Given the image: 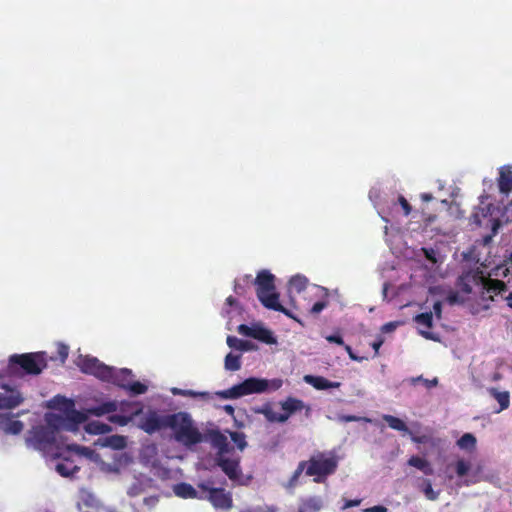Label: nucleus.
I'll use <instances>...</instances> for the list:
<instances>
[{"label":"nucleus","mask_w":512,"mask_h":512,"mask_svg":"<svg viewBox=\"0 0 512 512\" xmlns=\"http://www.w3.org/2000/svg\"><path fill=\"white\" fill-rule=\"evenodd\" d=\"M209 440L214 448L217 449L216 464L224 474L234 483L243 485V473L240 467V458H228L225 454L231 452L233 447L230 446L228 438L219 430H210L208 432Z\"/></svg>","instance_id":"f257e3e1"},{"label":"nucleus","mask_w":512,"mask_h":512,"mask_svg":"<svg viewBox=\"0 0 512 512\" xmlns=\"http://www.w3.org/2000/svg\"><path fill=\"white\" fill-rule=\"evenodd\" d=\"M245 283H253L256 286V294L261 304L273 311L281 312L287 317H292L291 311L286 309L279 301V294L276 292L275 276L268 270L258 272L256 278L252 280L251 275L243 277Z\"/></svg>","instance_id":"f03ea898"},{"label":"nucleus","mask_w":512,"mask_h":512,"mask_svg":"<svg viewBox=\"0 0 512 512\" xmlns=\"http://www.w3.org/2000/svg\"><path fill=\"white\" fill-rule=\"evenodd\" d=\"M282 385L283 380L280 378L264 379L249 377L229 389L216 392V395L222 399H238L251 394L277 391L282 387Z\"/></svg>","instance_id":"7ed1b4c3"},{"label":"nucleus","mask_w":512,"mask_h":512,"mask_svg":"<svg viewBox=\"0 0 512 512\" xmlns=\"http://www.w3.org/2000/svg\"><path fill=\"white\" fill-rule=\"evenodd\" d=\"M456 286L464 294H470L473 287L481 286L491 301H494V296L507 291V285L502 280L486 278L478 269L462 273L457 279Z\"/></svg>","instance_id":"20e7f679"},{"label":"nucleus","mask_w":512,"mask_h":512,"mask_svg":"<svg viewBox=\"0 0 512 512\" xmlns=\"http://www.w3.org/2000/svg\"><path fill=\"white\" fill-rule=\"evenodd\" d=\"M166 426L174 432L177 442L191 447L203 440L202 433L194 425L191 416L186 412H177L166 416Z\"/></svg>","instance_id":"39448f33"},{"label":"nucleus","mask_w":512,"mask_h":512,"mask_svg":"<svg viewBox=\"0 0 512 512\" xmlns=\"http://www.w3.org/2000/svg\"><path fill=\"white\" fill-rule=\"evenodd\" d=\"M47 367L45 352L13 354L9 357L8 371L12 375L24 374L39 375Z\"/></svg>","instance_id":"423d86ee"},{"label":"nucleus","mask_w":512,"mask_h":512,"mask_svg":"<svg viewBox=\"0 0 512 512\" xmlns=\"http://www.w3.org/2000/svg\"><path fill=\"white\" fill-rule=\"evenodd\" d=\"M306 462L305 474L313 476L316 483H323L329 475L335 473L338 467L337 457L334 455L327 456L323 452L311 456Z\"/></svg>","instance_id":"0eeeda50"},{"label":"nucleus","mask_w":512,"mask_h":512,"mask_svg":"<svg viewBox=\"0 0 512 512\" xmlns=\"http://www.w3.org/2000/svg\"><path fill=\"white\" fill-rule=\"evenodd\" d=\"M86 421V415L82 412H72L69 415L47 414V427L53 429L54 434L60 430L77 431L78 426Z\"/></svg>","instance_id":"6e6552de"},{"label":"nucleus","mask_w":512,"mask_h":512,"mask_svg":"<svg viewBox=\"0 0 512 512\" xmlns=\"http://www.w3.org/2000/svg\"><path fill=\"white\" fill-rule=\"evenodd\" d=\"M198 487L205 493L203 495L204 499H207L214 508L222 510L232 508V495L230 492H226L224 488L209 487L206 483H199Z\"/></svg>","instance_id":"1a4fd4ad"},{"label":"nucleus","mask_w":512,"mask_h":512,"mask_svg":"<svg viewBox=\"0 0 512 512\" xmlns=\"http://www.w3.org/2000/svg\"><path fill=\"white\" fill-rule=\"evenodd\" d=\"M78 366L83 373L94 375L103 381L105 378H109L111 374L110 366L105 365L95 357L85 356L81 358Z\"/></svg>","instance_id":"9d476101"},{"label":"nucleus","mask_w":512,"mask_h":512,"mask_svg":"<svg viewBox=\"0 0 512 512\" xmlns=\"http://www.w3.org/2000/svg\"><path fill=\"white\" fill-rule=\"evenodd\" d=\"M56 440V435L53 429L47 426H38L32 430V436L29 441L33 444L34 448L40 451L49 449Z\"/></svg>","instance_id":"9b49d317"},{"label":"nucleus","mask_w":512,"mask_h":512,"mask_svg":"<svg viewBox=\"0 0 512 512\" xmlns=\"http://www.w3.org/2000/svg\"><path fill=\"white\" fill-rule=\"evenodd\" d=\"M1 388L6 390V393L0 392V409H14L23 403L24 397L21 392L9 385H2Z\"/></svg>","instance_id":"f8f14e48"},{"label":"nucleus","mask_w":512,"mask_h":512,"mask_svg":"<svg viewBox=\"0 0 512 512\" xmlns=\"http://www.w3.org/2000/svg\"><path fill=\"white\" fill-rule=\"evenodd\" d=\"M281 409L283 410L282 415L286 417V421L296 412L305 410L307 417L311 414V407L306 405L304 401L295 397H287L285 400L280 402Z\"/></svg>","instance_id":"ddd939ff"},{"label":"nucleus","mask_w":512,"mask_h":512,"mask_svg":"<svg viewBox=\"0 0 512 512\" xmlns=\"http://www.w3.org/2000/svg\"><path fill=\"white\" fill-rule=\"evenodd\" d=\"M139 427L148 434H153L162 428H166V416L160 417L156 412H150L142 418Z\"/></svg>","instance_id":"4468645a"},{"label":"nucleus","mask_w":512,"mask_h":512,"mask_svg":"<svg viewBox=\"0 0 512 512\" xmlns=\"http://www.w3.org/2000/svg\"><path fill=\"white\" fill-rule=\"evenodd\" d=\"M415 323L419 326L420 334L429 340H436L435 335L430 331L433 327V313H420L414 317Z\"/></svg>","instance_id":"2eb2a0df"},{"label":"nucleus","mask_w":512,"mask_h":512,"mask_svg":"<svg viewBox=\"0 0 512 512\" xmlns=\"http://www.w3.org/2000/svg\"><path fill=\"white\" fill-rule=\"evenodd\" d=\"M110 372V377L105 378L104 381L111 382L114 385L121 387L123 389H126L128 383L133 378L132 371L127 368L117 370L113 367H110Z\"/></svg>","instance_id":"dca6fc26"},{"label":"nucleus","mask_w":512,"mask_h":512,"mask_svg":"<svg viewBox=\"0 0 512 512\" xmlns=\"http://www.w3.org/2000/svg\"><path fill=\"white\" fill-rule=\"evenodd\" d=\"M498 188L502 194L508 195L512 191V169L509 166L500 168L498 177Z\"/></svg>","instance_id":"f3484780"},{"label":"nucleus","mask_w":512,"mask_h":512,"mask_svg":"<svg viewBox=\"0 0 512 512\" xmlns=\"http://www.w3.org/2000/svg\"><path fill=\"white\" fill-rule=\"evenodd\" d=\"M0 426H1V429L6 434H11V435L20 434L24 428V424L22 421L14 420L9 415H7V416L2 415L0 417Z\"/></svg>","instance_id":"a211bd4d"},{"label":"nucleus","mask_w":512,"mask_h":512,"mask_svg":"<svg viewBox=\"0 0 512 512\" xmlns=\"http://www.w3.org/2000/svg\"><path fill=\"white\" fill-rule=\"evenodd\" d=\"M304 381L311 386H313L317 390H326L329 388H339L341 386L340 382H332L326 379L323 376H314V375H306L304 376Z\"/></svg>","instance_id":"6ab92c4d"},{"label":"nucleus","mask_w":512,"mask_h":512,"mask_svg":"<svg viewBox=\"0 0 512 512\" xmlns=\"http://www.w3.org/2000/svg\"><path fill=\"white\" fill-rule=\"evenodd\" d=\"M173 491L176 496L183 499H204L203 495L199 494L191 484L185 482L176 484Z\"/></svg>","instance_id":"aec40b11"},{"label":"nucleus","mask_w":512,"mask_h":512,"mask_svg":"<svg viewBox=\"0 0 512 512\" xmlns=\"http://www.w3.org/2000/svg\"><path fill=\"white\" fill-rule=\"evenodd\" d=\"M254 411L257 414H262L265 417V419L270 423L286 422V417L281 413L275 412L270 403H265L261 407L256 408Z\"/></svg>","instance_id":"412c9836"},{"label":"nucleus","mask_w":512,"mask_h":512,"mask_svg":"<svg viewBox=\"0 0 512 512\" xmlns=\"http://www.w3.org/2000/svg\"><path fill=\"white\" fill-rule=\"evenodd\" d=\"M52 407L62 411L64 414L71 416L72 412H78L75 409L73 400L67 399L63 396H56L52 400Z\"/></svg>","instance_id":"4be33fe9"},{"label":"nucleus","mask_w":512,"mask_h":512,"mask_svg":"<svg viewBox=\"0 0 512 512\" xmlns=\"http://www.w3.org/2000/svg\"><path fill=\"white\" fill-rule=\"evenodd\" d=\"M408 465L422 471L425 475H432L434 470L428 460L419 456H411Z\"/></svg>","instance_id":"5701e85b"},{"label":"nucleus","mask_w":512,"mask_h":512,"mask_svg":"<svg viewBox=\"0 0 512 512\" xmlns=\"http://www.w3.org/2000/svg\"><path fill=\"white\" fill-rule=\"evenodd\" d=\"M85 430L89 434L101 435L111 432L112 428L109 424L94 420L86 424Z\"/></svg>","instance_id":"b1692460"},{"label":"nucleus","mask_w":512,"mask_h":512,"mask_svg":"<svg viewBox=\"0 0 512 512\" xmlns=\"http://www.w3.org/2000/svg\"><path fill=\"white\" fill-rule=\"evenodd\" d=\"M489 394L499 403L500 409L498 412L507 409L510 405V394L508 391H498L496 388H490Z\"/></svg>","instance_id":"393cba45"},{"label":"nucleus","mask_w":512,"mask_h":512,"mask_svg":"<svg viewBox=\"0 0 512 512\" xmlns=\"http://www.w3.org/2000/svg\"><path fill=\"white\" fill-rule=\"evenodd\" d=\"M252 338L266 344L276 343V339L273 336L272 332L264 327H254Z\"/></svg>","instance_id":"a878e982"},{"label":"nucleus","mask_w":512,"mask_h":512,"mask_svg":"<svg viewBox=\"0 0 512 512\" xmlns=\"http://www.w3.org/2000/svg\"><path fill=\"white\" fill-rule=\"evenodd\" d=\"M117 410V403L115 401H107L89 409L90 414L94 416H103Z\"/></svg>","instance_id":"bb28decb"},{"label":"nucleus","mask_w":512,"mask_h":512,"mask_svg":"<svg viewBox=\"0 0 512 512\" xmlns=\"http://www.w3.org/2000/svg\"><path fill=\"white\" fill-rule=\"evenodd\" d=\"M117 410V403L115 401H107L89 409L90 414L94 416H103Z\"/></svg>","instance_id":"cd10ccee"},{"label":"nucleus","mask_w":512,"mask_h":512,"mask_svg":"<svg viewBox=\"0 0 512 512\" xmlns=\"http://www.w3.org/2000/svg\"><path fill=\"white\" fill-rule=\"evenodd\" d=\"M382 419L393 430L400 431V432H406V433L409 432V429H408L406 423L402 419H400L396 416L384 414L382 416Z\"/></svg>","instance_id":"c85d7f7f"},{"label":"nucleus","mask_w":512,"mask_h":512,"mask_svg":"<svg viewBox=\"0 0 512 512\" xmlns=\"http://www.w3.org/2000/svg\"><path fill=\"white\" fill-rule=\"evenodd\" d=\"M227 345L239 351H248L254 348V344L247 340L238 339L235 336L229 335L226 339Z\"/></svg>","instance_id":"c756f323"},{"label":"nucleus","mask_w":512,"mask_h":512,"mask_svg":"<svg viewBox=\"0 0 512 512\" xmlns=\"http://www.w3.org/2000/svg\"><path fill=\"white\" fill-rule=\"evenodd\" d=\"M476 443L477 440L473 434L465 433L457 440L456 444L461 450L473 451L476 448Z\"/></svg>","instance_id":"7c9ffc66"},{"label":"nucleus","mask_w":512,"mask_h":512,"mask_svg":"<svg viewBox=\"0 0 512 512\" xmlns=\"http://www.w3.org/2000/svg\"><path fill=\"white\" fill-rule=\"evenodd\" d=\"M321 509V501L315 497L303 500L298 508V512H318Z\"/></svg>","instance_id":"2f4dec72"},{"label":"nucleus","mask_w":512,"mask_h":512,"mask_svg":"<svg viewBox=\"0 0 512 512\" xmlns=\"http://www.w3.org/2000/svg\"><path fill=\"white\" fill-rule=\"evenodd\" d=\"M80 470V468L77 466V465H74L72 462L70 461H66V462H63V463H58L56 465V471L61 475V476H64V477H68V476H73L75 475L78 471Z\"/></svg>","instance_id":"473e14b6"},{"label":"nucleus","mask_w":512,"mask_h":512,"mask_svg":"<svg viewBox=\"0 0 512 512\" xmlns=\"http://www.w3.org/2000/svg\"><path fill=\"white\" fill-rule=\"evenodd\" d=\"M103 445L115 450H120L126 447V438L121 435H112L105 438Z\"/></svg>","instance_id":"72a5a7b5"},{"label":"nucleus","mask_w":512,"mask_h":512,"mask_svg":"<svg viewBox=\"0 0 512 512\" xmlns=\"http://www.w3.org/2000/svg\"><path fill=\"white\" fill-rule=\"evenodd\" d=\"M224 366L226 370L238 371L241 368V355L228 353L225 357Z\"/></svg>","instance_id":"f704fd0d"},{"label":"nucleus","mask_w":512,"mask_h":512,"mask_svg":"<svg viewBox=\"0 0 512 512\" xmlns=\"http://www.w3.org/2000/svg\"><path fill=\"white\" fill-rule=\"evenodd\" d=\"M289 284L292 289H294L296 292L300 293L306 289L307 284H308V279L303 275H295L290 279Z\"/></svg>","instance_id":"c9c22d12"},{"label":"nucleus","mask_w":512,"mask_h":512,"mask_svg":"<svg viewBox=\"0 0 512 512\" xmlns=\"http://www.w3.org/2000/svg\"><path fill=\"white\" fill-rule=\"evenodd\" d=\"M125 390L129 391L132 395H141L147 392L148 387L139 381L131 380Z\"/></svg>","instance_id":"e433bc0d"},{"label":"nucleus","mask_w":512,"mask_h":512,"mask_svg":"<svg viewBox=\"0 0 512 512\" xmlns=\"http://www.w3.org/2000/svg\"><path fill=\"white\" fill-rule=\"evenodd\" d=\"M172 393L174 395L189 396V397H201L202 399H209L210 395L208 392H196L193 390H182L179 388H173Z\"/></svg>","instance_id":"4c0bfd02"},{"label":"nucleus","mask_w":512,"mask_h":512,"mask_svg":"<svg viewBox=\"0 0 512 512\" xmlns=\"http://www.w3.org/2000/svg\"><path fill=\"white\" fill-rule=\"evenodd\" d=\"M422 492L424 493L425 497L431 501H435L439 497V492L434 491L431 481L428 479H425L423 482Z\"/></svg>","instance_id":"58836bf2"},{"label":"nucleus","mask_w":512,"mask_h":512,"mask_svg":"<svg viewBox=\"0 0 512 512\" xmlns=\"http://www.w3.org/2000/svg\"><path fill=\"white\" fill-rule=\"evenodd\" d=\"M307 462L306 461H300L298 463V466L296 470L293 472L292 476L289 479L288 487H295L297 485L298 479L303 473L304 470H306Z\"/></svg>","instance_id":"ea45409f"},{"label":"nucleus","mask_w":512,"mask_h":512,"mask_svg":"<svg viewBox=\"0 0 512 512\" xmlns=\"http://www.w3.org/2000/svg\"><path fill=\"white\" fill-rule=\"evenodd\" d=\"M471 469V463L465 459H459L455 463V471L458 477H464Z\"/></svg>","instance_id":"a19ab883"},{"label":"nucleus","mask_w":512,"mask_h":512,"mask_svg":"<svg viewBox=\"0 0 512 512\" xmlns=\"http://www.w3.org/2000/svg\"><path fill=\"white\" fill-rule=\"evenodd\" d=\"M229 435L231 440L236 444L239 450H244V448L247 446V442L245 439V435L242 432L237 431H229Z\"/></svg>","instance_id":"79ce46f5"},{"label":"nucleus","mask_w":512,"mask_h":512,"mask_svg":"<svg viewBox=\"0 0 512 512\" xmlns=\"http://www.w3.org/2000/svg\"><path fill=\"white\" fill-rule=\"evenodd\" d=\"M131 420H132V416H126V415H111V416H109L110 422L119 424L120 426L127 425Z\"/></svg>","instance_id":"37998d69"},{"label":"nucleus","mask_w":512,"mask_h":512,"mask_svg":"<svg viewBox=\"0 0 512 512\" xmlns=\"http://www.w3.org/2000/svg\"><path fill=\"white\" fill-rule=\"evenodd\" d=\"M410 434L411 440L416 444H427L432 443L433 445L435 442L431 439V437L427 435H414L410 431L408 432Z\"/></svg>","instance_id":"c03bdc74"},{"label":"nucleus","mask_w":512,"mask_h":512,"mask_svg":"<svg viewBox=\"0 0 512 512\" xmlns=\"http://www.w3.org/2000/svg\"><path fill=\"white\" fill-rule=\"evenodd\" d=\"M57 353L60 358V361L64 363L68 358L69 348L65 344H59L57 347Z\"/></svg>","instance_id":"a18cd8bd"},{"label":"nucleus","mask_w":512,"mask_h":512,"mask_svg":"<svg viewBox=\"0 0 512 512\" xmlns=\"http://www.w3.org/2000/svg\"><path fill=\"white\" fill-rule=\"evenodd\" d=\"M328 305V302L327 301H317L316 303L313 304V306L311 307L310 309V313L311 314H318L320 313L323 309H325Z\"/></svg>","instance_id":"49530a36"},{"label":"nucleus","mask_w":512,"mask_h":512,"mask_svg":"<svg viewBox=\"0 0 512 512\" xmlns=\"http://www.w3.org/2000/svg\"><path fill=\"white\" fill-rule=\"evenodd\" d=\"M253 330H254V327H250L246 324H241L238 326V332L247 337L252 338Z\"/></svg>","instance_id":"de8ad7c7"},{"label":"nucleus","mask_w":512,"mask_h":512,"mask_svg":"<svg viewBox=\"0 0 512 512\" xmlns=\"http://www.w3.org/2000/svg\"><path fill=\"white\" fill-rule=\"evenodd\" d=\"M398 201L404 210V214L409 215L411 213L412 208H411V205L409 204V202L406 200V198L404 196L400 195L398 198Z\"/></svg>","instance_id":"09e8293b"},{"label":"nucleus","mask_w":512,"mask_h":512,"mask_svg":"<svg viewBox=\"0 0 512 512\" xmlns=\"http://www.w3.org/2000/svg\"><path fill=\"white\" fill-rule=\"evenodd\" d=\"M417 381L424 382V384H425V386L427 388L435 387L438 384V379L437 378L429 380V379H424L422 376H419V377L413 379V382H417Z\"/></svg>","instance_id":"8fccbe9b"},{"label":"nucleus","mask_w":512,"mask_h":512,"mask_svg":"<svg viewBox=\"0 0 512 512\" xmlns=\"http://www.w3.org/2000/svg\"><path fill=\"white\" fill-rule=\"evenodd\" d=\"M326 340L330 343H335V344H338V345H345L344 344V341H343V338L341 335H329L326 337Z\"/></svg>","instance_id":"3c124183"},{"label":"nucleus","mask_w":512,"mask_h":512,"mask_svg":"<svg viewBox=\"0 0 512 512\" xmlns=\"http://www.w3.org/2000/svg\"><path fill=\"white\" fill-rule=\"evenodd\" d=\"M339 420L342 421V422H356V421H359L361 418L358 417V416H355V415H340L339 417Z\"/></svg>","instance_id":"603ef678"},{"label":"nucleus","mask_w":512,"mask_h":512,"mask_svg":"<svg viewBox=\"0 0 512 512\" xmlns=\"http://www.w3.org/2000/svg\"><path fill=\"white\" fill-rule=\"evenodd\" d=\"M363 512H388V509L382 505H376L370 508H366Z\"/></svg>","instance_id":"864d4df0"},{"label":"nucleus","mask_w":512,"mask_h":512,"mask_svg":"<svg viewBox=\"0 0 512 512\" xmlns=\"http://www.w3.org/2000/svg\"><path fill=\"white\" fill-rule=\"evenodd\" d=\"M234 292L239 296H245L246 287L244 285L236 282L234 285Z\"/></svg>","instance_id":"5fc2aeb1"},{"label":"nucleus","mask_w":512,"mask_h":512,"mask_svg":"<svg viewBox=\"0 0 512 512\" xmlns=\"http://www.w3.org/2000/svg\"><path fill=\"white\" fill-rule=\"evenodd\" d=\"M433 311L438 319H441L442 314V303L440 301H436L433 304Z\"/></svg>","instance_id":"6e6d98bb"},{"label":"nucleus","mask_w":512,"mask_h":512,"mask_svg":"<svg viewBox=\"0 0 512 512\" xmlns=\"http://www.w3.org/2000/svg\"><path fill=\"white\" fill-rule=\"evenodd\" d=\"M361 503L360 499L346 500L343 509L359 506Z\"/></svg>","instance_id":"4d7b16f0"},{"label":"nucleus","mask_w":512,"mask_h":512,"mask_svg":"<svg viewBox=\"0 0 512 512\" xmlns=\"http://www.w3.org/2000/svg\"><path fill=\"white\" fill-rule=\"evenodd\" d=\"M344 348H345L346 352L348 353V355H349V357H350V359H351V360L358 361V362H360V361L362 360V358H361V357H358V356H356V355L354 354V352H353V350H352L351 346H349V345H344Z\"/></svg>","instance_id":"13d9d810"},{"label":"nucleus","mask_w":512,"mask_h":512,"mask_svg":"<svg viewBox=\"0 0 512 512\" xmlns=\"http://www.w3.org/2000/svg\"><path fill=\"white\" fill-rule=\"evenodd\" d=\"M509 274H512V252L510 253L509 258L507 260V267H506L503 275L506 277Z\"/></svg>","instance_id":"bf43d9fd"},{"label":"nucleus","mask_w":512,"mask_h":512,"mask_svg":"<svg viewBox=\"0 0 512 512\" xmlns=\"http://www.w3.org/2000/svg\"><path fill=\"white\" fill-rule=\"evenodd\" d=\"M67 449H68V450H70V451H80V450H81V451H82V453H83L85 450H87V448H85V447H82V448H81L80 446H78V445H76V444H69V445H67Z\"/></svg>","instance_id":"052dcab7"},{"label":"nucleus","mask_w":512,"mask_h":512,"mask_svg":"<svg viewBox=\"0 0 512 512\" xmlns=\"http://www.w3.org/2000/svg\"><path fill=\"white\" fill-rule=\"evenodd\" d=\"M382 344H383V340L382 339H380L378 341H374L372 343V348L374 349L376 354L378 353V351H379L380 347L382 346Z\"/></svg>","instance_id":"680f3d73"},{"label":"nucleus","mask_w":512,"mask_h":512,"mask_svg":"<svg viewBox=\"0 0 512 512\" xmlns=\"http://www.w3.org/2000/svg\"><path fill=\"white\" fill-rule=\"evenodd\" d=\"M223 410H224L227 414H229V415H231V416H232V415L234 414V412H235V409H234V407H233L232 405H225V406L223 407Z\"/></svg>","instance_id":"e2e57ef3"},{"label":"nucleus","mask_w":512,"mask_h":512,"mask_svg":"<svg viewBox=\"0 0 512 512\" xmlns=\"http://www.w3.org/2000/svg\"><path fill=\"white\" fill-rule=\"evenodd\" d=\"M226 304L229 306H234L237 304V300L233 296H229L226 298Z\"/></svg>","instance_id":"0e129e2a"},{"label":"nucleus","mask_w":512,"mask_h":512,"mask_svg":"<svg viewBox=\"0 0 512 512\" xmlns=\"http://www.w3.org/2000/svg\"><path fill=\"white\" fill-rule=\"evenodd\" d=\"M457 297H458L457 293H453V294L449 295L448 300L450 303H455V302H457Z\"/></svg>","instance_id":"69168bd1"},{"label":"nucleus","mask_w":512,"mask_h":512,"mask_svg":"<svg viewBox=\"0 0 512 512\" xmlns=\"http://www.w3.org/2000/svg\"><path fill=\"white\" fill-rule=\"evenodd\" d=\"M505 300L507 301L508 306L512 309V292L505 297Z\"/></svg>","instance_id":"338daca9"},{"label":"nucleus","mask_w":512,"mask_h":512,"mask_svg":"<svg viewBox=\"0 0 512 512\" xmlns=\"http://www.w3.org/2000/svg\"><path fill=\"white\" fill-rule=\"evenodd\" d=\"M394 324L393 323H387L383 326V329L386 330V331H391L392 329H394Z\"/></svg>","instance_id":"774afa93"}]
</instances>
